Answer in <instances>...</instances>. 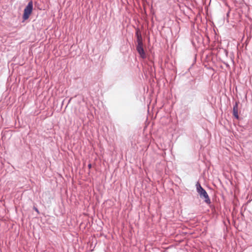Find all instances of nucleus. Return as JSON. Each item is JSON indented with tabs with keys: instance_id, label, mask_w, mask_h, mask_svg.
<instances>
[{
	"instance_id": "f257e3e1",
	"label": "nucleus",
	"mask_w": 252,
	"mask_h": 252,
	"mask_svg": "<svg viewBox=\"0 0 252 252\" xmlns=\"http://www.w3.org/2000/svg\"><path fill=\"white\" fill-rule=\"evenodd\" d=\"M196 186L197 191L199 193L200 197L201 198H204L205 199V202L207 203H210V199L206 190L203 188H202L200 184L197 183Z\"/></svg>"
},
{
	"instance_id": "f03ea898",
	"label": "nucleus",
	"mask_w": 252,
	"mask_h": 252,
	"mask_svg": "<svg viewBox=\"0 0 252 252\" xmlns=\"http://www.w3.org/2000/svg\"><path fill=\"white\" fill-rule=\"evenodd\" d=\"M32 2L30 1L24 11V14L23 15V19H24V20H26L29 18L30 15L32 12Z\"/></svg>"
},
{
	"instance_id": "7ed1b4c3",
	"label": "nucleus",
	"mask_w": 252,
	"mask_h": 252,
	"mask_svg": "<svg viewBox=\"0 0 252 252\" xmlns=\"http://www.w3.org/2000/svg\"><path fill=\"white\" fill-rule=\"evenodd\" d=\"M137 50L140 55V57L142 58L143 59H144L146 58V54L144 52V50L143 48V44L142 45H137Z\"/></svg>"
},
{
	"instance_id": "20e7f679",
	"label": "nucleus",
	"mask_w": 252,
	"mask_h": 252,
	"mask_svg": "<svg viewBox=\"0 0 252 252\" xmlns=\"http://www.w3.org/2000/svg\"><path fill=\"white\" fill-rule=\"evenodd\" d=\"M233 115L237 119H239L238 115V102H236L233 108Z\"/></svg>"
},
{
	"instance_id": "39448f33",
	"label": "nucleus",
	"mask_w": 252,
	"mask_h": 252,
	"mask_svg": "<svg viewBox=\"0 0 252 252\" xmlns=\"http://www.w3.org/2000/svg\"><path fill=\"white\" fill-rule=\"evenodd\" d=\"M137 45H142V38L141 35L138 31L136 32Z\"/></svg>"
},
{
	"instance_id": "423d86ee",
	"label": "nucleus",
	"mask_w": 252,
	"mask_h": 252,
	"mask_svg": "<svg viewBox=\"0 0 252 252\" xmlns=\"http://www.w3.org/2000/svg\"><path fill=\"white\" fill-rule=\"evenodd\" d=\"M33 209H34V210H35V211L37 213H39V212L38 210L37 209V208H36V207H34L33 208Z\"/></svg>"
},
{
	"instance_id": "0eeeda50",
	"label": "nucleus",
	"mask_w": 252,
	"mask_h": 252,
	"mask_svg": "<svg viewBox=\"0 0 252 252\" xmlns=\"http://www.w3.org/2000/svg\"><path fill=\"white\" fill-rule=\"evenodd\" d=\"M89 167L90 168H91V164H89Z\"/></svg>"
}]
</instances>
